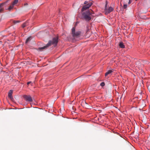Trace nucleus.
Masks as SVG:
<instances>
[{
	"label": "nucleus",
	"instance_id": "nucleus-3",
	"mask_svg": "<svg viewBox=\"0 0 150 150\" xmlns=\"http://www.w3.org/2000/svg\"><path fill=\"white\" fill-rule=\"evenodd\" d=\"M81 32L80 31H75V28L74 27L72 29L71 35L74 38H77L80 36Z\"/></svg>",
	"mask_w": 150,
	"mask_h": 150
},
{
	"label": "nucleus",
	"instance_id": "nucleus-23",
	"mask_svg": "<svg viewBox=\"0 0 150 150\" xmlns=\"http://www.w3.org/2000/svg\"><path fill=\"white\" fill-rule=\"evenodd\" d=\"M130 3H131V2H130V1H129V4H130Z\"/></svg>",
	"mask_w": 150,
	"mask_h": 150
},
{
	"label": "nucleus",
	"instance_id": "nucleus-13",
	"mask_svg": "<svg viewBox=\"0 0 150 150\" xmlns=\"http://www.w3.org/2000/svg\"><path fill=\"white\" fill-rule=\"evenodd\" d=\"M18 2V0H14L12 3V4L14 6L15 5L17 4Z\"/></svg>",
	"mask_w": 150,
	"mask_h": 150
},
{
	"label": "nucleus",
	"instance_id": "nucleus-4",
	"mask_svg": "<svg viewBox=\"0 0 150 150\" xmlns=\"http://www.w3.org/2000/svg\"><path fill=\"white\" fill-rule=\"evenodd\" d=\"M107 5L108 4L107 2H106L105 8V14H107L110 13L113 10V8L111 6L109 7L108 8Z\"/></svg>",
	"mask_w": 150,
	"mask_h": 150
},
{
	"label": "nucleus",
	"instance_id": "nucleus-11",
	"mask_svg": "<svg viewBox=\"0 0 150 150\" xmlns=\"http://www.w3.org/2000/svg\"><path fill=\"white\" fill-rule=\"evenodd\" d=\"M93 4V3L91 2H90L88 3L86 5L88 7V8H89Z\"/></svg>",
	"mask_w": 150,
	"mask_h": 150
},
{
	"label": "nucleus",
	"instance_id": "nucleus-8",
	"mask_svg": "<svg viewBox=\"0 0 150 150\" xmlns=\"http://www.w3.org/2000/svg\"><path fill=\"white\" fill-rule=\"evenodd\" d=\"M119 46L121 48H124L125 47V46L122 42H120Z\"/></svg>",
	"mask_w": 150,
	"mask_h": 150
},
{
	"label": "nucleus",
	"instance_id": "nucleus-7",
	"mask_svg": "<svg viewBox=\"0 0 150 150\" xmlns=\"http://www.w3.org/2000/svg\"><path fill=\"white\" fill-rule=\"evenodd\" d=\"M13 93V91L11 90L9 91L8 93V96L10 98H12V95Z\"/></svg>",
	"mask_w": 150,
	"mask_h": 150
},
{
	"label": "nucleus",
	"instance_id": "nucleus-10",
	"mask_svg": "<svg viewBox=\"0 0 150 150\" xmlns=\"http://www.w3.org/2000/svg\"><path fill=\"white\" fill-rule=\"evenodd\" d=\"M14 6L11 4L9 7L7 9L9 11H11V9H13V8Z\"/></svg>",
	"mask_w": 150,
	"mask_h": 150
},
{
	"label": "nucleus",
	"instance_id": "nucleus-22",
	"mask_svg": "<svg viewBox=\"0 0 150 150\" xmlns=\"http://www.w3.org/2000/svg\"><path fill=\"white\" fill-rule=\"evenodd\" d=\"M31 83V81L28 82H27V85H29V84H30Z\"/></svg>",
	"mask_w": 150,
	"mask_h": 150
},
{
	"label": "nucleus",
	"instance_id": "nucleus-12",
	"mask_svg": "<svg viewBox=\"0 0 150 150\" xmlns=\"http://www.w3.org/2000/svg\"><path fill=\"white\" fill-rule=\"evenodd\" d=\"M28 25V22L27 21H26L22 24V27L23 28H24L26 26Z\"/></svg>",
	"mask_w": 150,
	"mask_h": 150
},
{
	"label": "nucleus",
	"instance_id": "nucleus-5",
	"mask_svg": "<svg viewBox=\"0 0 150 150\" xmlns=\"http://www.w3.org/2000/svg\"><path fill=\"white\" fill-rule=\"evenodd\" d=\"M23 97L27 101L31 102L32 101V97L30 96L25 95Z\"/></svg>",
	"mask_w": 150,
	"mask_h": 150
},
{
	"label": "nucleus",
	"instance_id": "nucleus-16",
	"mask_svg": "<svg viewBox=\"0 0 150 150\" xmlns=\"http://www.w3.org/2000/svg\"><path fill=\"white\" fill-rule=\"evenodd\" d=\"M127 7V4H125L124 5L123 8L124 9H126Z\"/></svg>",
	"mask_w": 150,
	"mask_h": 150
},
{
	"label": "nucleus",
	"instance_id": "nucleus-2",
	"mask_svg": "<svg viewBox=\"0 0 150 150\" xmlns=\"http://www.w3.org/2000/svg\"><path fill=\"white\" fill-rule=\"evenodd\" d=\"M91 11L90 10H88L85 13H83V18L86 21H89L91 19Z\"/></svg>",
	"mask_w": 150,
	"mask_h": 150
},
{
	"label": "nucleus",
	"instance_id": "nucleus-14",
	"mask_svg": "<svg viewBox=\"0 0 150 150\" xmlns=\"http://www.w3.org/2000/svg\"><path fill=\"white\" fill-rule=\"evenodd\" d=\"M31 37H30L27 38L26 40L25 43H27L29 41L31 40Z\"/></svg>",
	"mask_w": 150,
	"mask_h": 150
},
{
	"label": "nucleus",
	"instance_id": "nucleus-19",
	"mask_svg": "<svg viewBox=\"0 0 150 150\" xmlns=\"http://www.w3.org/2000/svg\"><path fill=\"white\" fill-rule=\"evenodd\" d=\"M91 11H92V12H91V15H92V14H94V12L92 10H91Z\"/></svg>",
	"mask_w": 150,
	"mask_h": 150
},
{
	"label": "nucleus",
	"instance_id": "nucleus-24",
	"mask_svg": "<svg viewBox=\"0 0 150 150\" xmlns=\"http://www.w3.org/2000/svg\"><path fill=\"white\" fill-rule=\"evenodd\" d=\"M135 1H137L138 0H135Z\"/></svg>",
	"mask_w": 150,
	"mask_h": 150
},
{
	"label": "nucleus",
	"instance_id": "nucleus-6",
	"mask_svg": "<svg viewBox=\"0 0 150 150\" xmlns=\"http://www.w3.org/2000/svg\"><path fill=\"white\" fill-rule=\"evenodd\" d=\"M88 9V7L86 5H84L83 6L82 8L81 9V11H83Z\"/></svg>",
	"mask_w": 150,
	"mask_h": 150
},
{
	"label": "nucleus",
	"instance_id": "nucleus-1",
	"mask_svg": "<svg viewBox=\"0 0 150 150\" xmlns=\"http://www.w3.org/2000/svg\"><path fill=\"white\" fill-rule=\"evenodd\" d=\"M58 42V38L57 37L53 38L52 40H50L46 46L42 47H40L38 48V50H42L45 49L47 47L51 46L52 45H54L55 46L57 45Z\"/></svg>",
	"mask_w": 150,
	"mask_h": 150
},
{
	"label": "nucleus",
	"instance_id": "nucleus-17",
	"mask_svg": "<svg viewBox=\"0 0 150 150\" xmlns=\"http://www.w3.org/2000/svg\"><path fill=\"white\" fill-rule=\"evenodd\" d=\"M105 84L104 82H102L100 84V86H105Z\"/></svg>",
	"mask_w": 150,
	"mask_h": 150
},
{
	"label": "nucleus",
	"instance_id": "nucleus-20",
	"mask_svg": "<svg viewBox=\"0 0 150 150\" xmlns=\"http://www.w3.org/2000/svg\"><path fill=\"white\" fill-rule=\"evenodd\" d=\"M4 11V8H1L0 9V13L1 12Z\"/></svg>",
	"mask_w": 150,
	"mask_h": 150
},
{
	"label": "nucleus",
	"instance_id": "nucleus-9",
	"mask_svg": "<svg viewBox=\"0 0 150 150\" xmlns=\"http://www.w3.org/2000/svg\"><path fill=\"white\" fill-rule=\"evenodd\" d=\"M113 71L112 70H109L107 72H106L105 74V76H107L108 74H111L112 72Z\"/></svg>",
	"mask_w": 150,
	"mask_h": 150
},
{
	"label": "nucleus",
	"instance_id": "nucleus-18",
	"mask_svg": "<svg viewBox=\"0 0 150 150\" xmlns=\"http://www.w3.org/2000/svg\"><path fill=\"white\" fill-rule=\"evenodd\" d=\"M20 21H13V23L14 24H16L17 23L20 22Z\"/></svg>",
	"mask_w": 150,
	"mask_h": 150
},
{
	"label": "nucleus",
	"instance_id": "nucleus-15",
	"mask_svg": "<svg viewBox=\"0 0 150 150\" xmlns=\"http://www.w3.org/2000/svg\"><path fill=\"white\" fill-rule=\"evenodd\" d=\"M7 2H8V1H6V2H5L4 3H2L0 4V8H1L5 4H6V3H7Z\"/></svg>",
	"mask_w": 150,
	"mask_h": 150
},
{
	"label": "nucleus",
	"instance_id": "nucleus-21",
	"mask_svg": "<svg viewBox=\"0 0 150 150\" xmlns=\"http://www.w3.org/2000/svg\"><path fill=\"white\" fill-rule=\"evenodd\" d=\"M87 3H88V1H85L84 2V4H87Z\"/></svg>",
	"mask_w": 150,
	"mask_h": 150
}]
</instances>
